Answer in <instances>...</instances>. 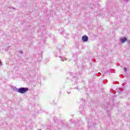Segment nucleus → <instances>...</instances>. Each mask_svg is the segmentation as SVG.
Instances as JSON below:
<instances>
[{"instance_id":"20e7f679","label":"nucleus","mask_w":130,"mask_h":130,"mask_svg":"<svg viewBox=\"0 0 130 130\" xmlns=\"http://www.w3.org/2000/svg\"><path fill=\"white\" fill-rule=\"evenodd\" d=\"M10 10H12V9H13V10H16V8H14V7H9Z\"/></svg>"},{"instance_id":"f257e3e1","label":"nucleus","mask_w":130,"mask_h":130,"mask_svg":"<svg viewBox=\"0 0 130 130\" xmlns=\"http://www.w3.org/2000/svg\"><path fill=\"white\" fill-rule=\"evenodd\" d=\"M27 91H29V88L27 87H20L17 90V92L20 93V94H24L26 93Z\"/></svg>"},{"instance_id":"f03ea898","label":"nucleus","mask_w":130,"mask_h":130,"mask_svg":"<svg viewBox=\"0 0 130 130\" xmlns=\"http://www.w3.org/2000/svg\"><path fill=\"white\" fill-rule=\"evenodd\" d=\"M82 40L83 41V42H87L88 40H89V38H88V36H83L82 38Z\"/></svg>"},{"instance_id":"39448f33","label":"nucleus","mask_w":130,"mask_h":130,"mask_svg":"<svg viewBox=\"0 0 130 130\" xmlns=\"http://www.w3.org/2000/svg\"><path fill=\"white\" fill-rule=\"evenodd\" d=\"M3 66V63H2V61L0 59V67H2Z\"/></svg>"},{"instance_id":"2eb2a0df","label":"nucleus","mask_w":130,"mask_h":130,"mask_svg":"<svg viewBox=\"0 0 130 130\" xmlns=\"http://www.w3.org/2000/svg\"><path fill=\"white\" fill-rule=\"evenodd\" d=\"M49 129H51V128H49Z\"/></svg>"},{"instance_id":"0eeeda50","label":"nucleus","mask_w":130,"mask_h":130,"mask_svg":"<svg viewBox=\"0 0 130 130\" xmlns=\"http://www.w3.org/2000/svg\"><path fill=\"white\" fill-rule=\"evenodd\" d=\"M125 3H127L129 0H123Z\"/></svg>"},{"instance_id":"f8f14e48","label":"nucleus","mask_w":130,"mask_h":130,"mask_svg":"<svg viewBox=\"0 0 130 130\" xmlns=\"http://www.w3.org/2000/svg\"><path fill=\"white\" fill-rule=\"evenodd\" d=\"M38 130H42V129H38Z\"/></svg>"},{"instance_id":"ddd939ff","label":"nucleus","mask_w":130,"mask_h":130,"mask_svg":"<svg viewBox=\"0 0 130 130\" xmlns=\"http://www.w3.org/2000/svg\"><path fill=\"white\" fill-rule=\"evenodd\" d=\"M61 60H62V61H63V60H62V59H61Z\"/></svg>"},{"instance_id":"1a4fd4ad","label":"nucleus","mask_w":130,"mask_h":130,"mask_svg":"<svg viewBox=\"0 0 130 130\" xmlns=\"http://www.w3.org/2000/svg\"><path fill=\"white\" fill-rule=\"evenodd\" d=\"M118 92V93H120L122 92V90H119Z\"/></svg>"},{"instance_id":"423d86ee","label":"nucleus","mask_w":130,"mask_h":130,"mask_svg":"<svg viewBox=\"0 0 130 130\" xmlns=\"http://www.w3.org/2000/svg\"><path fill=\"white\" fill-rule=\"evenodd\" d=\"M124 72H126V71H127V68H124Z\"/></svg>"},{"instance_id":"7ed1b4c3","label":"nucleus","mask_w":130,"mask_h":130,"mask_svg":"<svg viewBox=\"0 0 130 130\" xmlns=\"http://www.w3.org/2000/svg\"><path fill=\"white\" fill-rule=\"evenodd\" d=\"M120 41L121 42V43H125L127 42V38L126 37H123L122 38L120 39Z\"/></svg>"},{"instance_id":"4468645a","label":"nucleus","mask_w":130,"mask_h":130,"mask_svg":"<svg viewBox=\"0 0 130 130\" xmlns=\"http://www.w3.org/2000/svg\"><path fill=\"white\" fill-rule=\"evenodd\" d=\"M68 94H70V92H69Z\"/></svg>"},{"instance_id":"6e6552de","label":"nucleus","mask_w":130,"mask_h":130,"mask_svg":"<svg viewBox=\"0 0 130 130\" xmlns=\"http://www.w3.org/2000/svg\"><path fill=\"white\" fill-rule=\"evenodd\" d=\"M59 122H60L61 125H63V124L62 123V122L60 121Z\"/></svg>"},{"instance_id":"9b49d317","label":"nucleus","mask_w":130,"mask_h":130,"mask_svg":"<svg viewBox=\"0 0 130 130\" xmlns=\"http://www.w3.org/2000/svg\"><path fill=\"white\" fill-rule=\"evenodd\" d=\"M72 127H71L70 128V129H72Z\"/></svg>"},{"instance_id":"9d476101","label":"nucleus","mask_w":130,"mask_h":130,"mask_svg":"<svg viewBox=\"0 0 130 130\" xmlns=\"http://www.w3.org/2000/svg\"><path fill=\"white\" fill-rule=\"evenodd\" d=\"M19 53H21V54H22V53H23V51H19Z\"/></svg>"}]
</instances>
